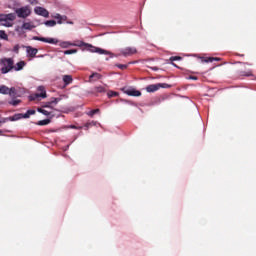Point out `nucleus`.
I'll return each instance as SVG.
<instances>
[{
  "mask_svg": "<svg viewBox=\"0 0 256 256\" xmlns=\"http://www.w3.org/2000/svg\"><path fill=\"white\" fill-rule=\"evenodd\" d=\"M60 47H62V49H69V47L73 46V47H88V51H90V53H98L99 55H110V57H113V54L105 49L102 48H98V47H94L91 44H86L81 42L80 44H73L69 41H64V42H60Z\"/></svg>",
  "mask_w": 256,
  "mask_h": 256,
  "instance_id": "nucleus-1",
  "label": "nucleus"
},
{
  "mask_svg": "<svg viewBox=\"0 0 256 256\" xmlns=\"http://www.w3.org/2000/svg\"><path fill=\"white\" fill-rule=\"evenodd\" d=\"M37 25H35L34 21L26 20L22 22V25H17L15 27V31L18 35H25L27 31H33Z\"/></svg>",
  "mask_w": 256,
  "mask_h": 256,
  "instance_id": "nucleus-2",
  "label": "nucleus"
},
{
  "mask_svg": "<svg viewBox=\"0 0 256 256\" xmlns=\"http://www.w3.org/2000/svg\"><path fill=\"white\" fill-rule=\"evenodd\" d=\"M15 19H17V14L15 13L0 14V25L2 27H13Z\"/></svg>",
  "mask_w": 256,
  "mask_h": 256,
  "instance_id": "nucleus-3",
  "label": "nucleus"
},
{
  "mask_svg": "<svg viewBox=\"0 0 256 256\" xmlns=\"http://www.w3.org/2000/svg\"><path fill=\"white\" fill-rule=\"evenodd\" d=\"M15 13L17 17H19L20 19H27V17H30L32 13L31 6H23L20 8H16Z\"/></svg>",
  "mask_w": 256,
  "mask_h": 256,
  "instance_id": "nucleus-4",
  "label": "nucleus"
},
{
  "mask_svg": "<svg viewBox=\"0 0 256 256\" xmlns=\"http://www.w3.org/2000/svg\"><path fill=\"white\" fill-rule=\"evenodd\" d=\"M2 73H9L13 69V60L11 58H6L2 60Z\"/></svg>",
  "mask_w": 256,
  "mask_h": 256,
  "instance_id": "nucleus-5",
  "label": "nucleus"
},
{
  "mask_svg": "<svg viewBox=\"0 0 256 256\" xmlns=\"http://www.w3.org/2000/svg\"><path fill=\"white\" fill-rule=\"evenodd\" d=\"M161 87L163 89H167V87H169V84H152V85H149L148 87H146V91L148 93H155V91H159V89H161Z\"/></svg>",
  "mask_w": 256,
  "mask_h": 256,
  "instance_id": "nucleus-6",
  "label": "nucleus"
},
{
  "mask_svg": "<svg viewBox=\"0 0 256 256\" xmlns=\"http://www.w3.org/2000/svg\"><path fill=\"white\" fill-rule=\"evenodd\" d=\"M38 91L39 93L30 96V101H36L39 97H42V99L47 97V92H45V88L43 86L38 87Z\"/></svg>",
  "mask_w": 256,
  "mask_h": 256,
  "instance_id": "nucleus-7",
  "label": "nucleus"
},
{
  "mask_svg": "<svg viewBox=\"0 0 256 256\" xmlns=\"http://www.w3.org/2000/svg\"><path fill=\"white\" fill-rule=\"evenodd\" d=\"M34 41H42L43 43H49L50 45H57L59 40L57 38H45V37H33Z\"/></svg>",
  "mask_w": 256,
  "mask_h": 256,
  "instance_id": "nucleus-8",
  "label": "nucleus"
},
{
  "mask_svg": "<svg viewBox=\"0 0 256 256\" xmlns=\"http://www.w3.org/2000/svg\"><path fill=\"white\" fill-rule=\"evenodd\" d=\"M34 13L39 15L40 17H49V11L41 6H37L34 8Z\"/></svg>",
  "mask_w": 256,
  "mask_h": 256,
  "instance_id": "nucleus-9",
  "label": "nucleus"
},
{
  "mask_svg": "<svg viewBox=\"0 0 256 256\" xmlns=\"http://www.w3.org/2000/svg\"><path fill=\"white\" fill-rule=\"evenodd\" d=\"M0 93L2 95H12L13 96V95L16 94V91H15L14 87L9 88V87H7L5 85H2V86H0Z\"/></svg>",
  "mask_w": 256,
  "mask_h": 256,
  "instance_id": "nucleus-10",
  "label": "nucleus"
},
{
  "mask_svg": "<svg viewBox=\"0 0 256 256\" xmlns=\"http://www.w3.org/2000/svg\"><path fill=\"white\" fill-rule=\"evenodd\" d=\"M124 93L130 95V97H141V92L134 88H125Z\"/></svg>",
  "mask_w": 256,
  "mask_h": 256,
  "instance_id": "nucleus-11",
  "label": "nucleus"
},
{
  "mask_svg": "<svg viewBox=\"0 0 256 256\" xmlns=\"http://www.w3.org/2000/svg\"><path fill=\"white\" fill-rule=\"evenodd\" d=\"M25 49H26L28 57H35V55H37V53H39V50H37L36 48H33L31 46H26Z\"/></svg>",
  "mask_w": 256,
  "mask_h": 256,
  "instance_id": "nucleus-12",
  "label": "nucleus"
},
{
  "mask_svg": "<svg viewBox=\"0 0 256 256\" xmlns=\"http://www.w3.org/2000/svg\"><path fill=\"white\" fill-rule=\"evenodd\" d=\"M52 17H53V19L57 20L58 25H62L63 21L67 20V16H62L59 13L54 14Z\"/></svg>",
  "mask_w": 256,
  "mask_h": 256,
  "instance_id": "nucleus-13",
  "label": "nucleus"
},
{
  "mask_svg": "<svg viewBox=\"0 0 256 256\" xmlns=\"http://www.w3.org/2000/svg\"><path fill=\"white\" fill-rule=\"evenodd\" d=\"M19 119H23V114H16L14 116L5 118L3 120V123L7 122V121H19Z\"/></svg>",
  "mask_w": 256,
  "mask_h": 256,
  "instance_id": "nucleus-14",
  "label": "nucleus"
},
{
  "mask_svg": "<svg viewBox=\"0 0 256 256\" xmlns=\"http://www.w3.org/2000/svg\"><path fill=\"white\" fill-rule=\"evenodd\" d=\"M122 53L123 55H134V53H137V50L135 48H126Z\"/></svg>",
  "mask_w": 256,
  "mask_h": 256,
  "instance_id": "nucleus-15",
  "label": "nucleus"
},
{
  "mask_svg": "<svg viewBox=\"0 0 256 256\" xmlns=\"http://www.w3.org/2000/svg\"><path fill=\"white\" fill-rule=\"evenodd\" d=\"M62 79L65 85H71L73 83V77L71 75H64Z\"/></svg>",
  "mask_w": 256,
  "mask_h": 256,
  "instance_id": "nucleus-16",
  "label": "nucleus"
},
{
  "mask_svg": "<svg viewBox=\"0 0 256 256\" xmlns=\"http://www.w3.org/2000/svg\"><path fill=\"white\" fill-rule=\"evenodd\" d=\"M53 103H54V105H57V99H54L53 101L48 102V103L42 105V107H43L44 109H53V106H52Z\"/></svg>",
  "mask_w": 256,
  "mask_h": 256,
  "instance_id": "nucleus-17",
  "label": "nucleus"
},
{
  "mask_svg": "<svg viewBox=\"0 0 256 256\" xmlns=\"http://www.w3.org/2000/svg\"><path fill=\"white\" fill-rule=\"evenodd\" d=\"M201 61H202V63H213V61H219V58H213V57L205 58V57H202Z\"/></svg>",
  "mask_w": 256,
  "mask_h": 256,
  "instance_id": "nucleus-18",
  "label": "nucleus"
},
{
  "mask_svg": "<svg viewBox=\"0 0 256 256\" xmlns=\"http://www.w3.org/2000/svg\"><path fill=\"white\" fill-rule=\"evenodd\" d=\"M23 67H25V61H20L13 67V69L16 71H22Z\"/></svg>",
  "mask_w": 256,
  "mask_h": 256,
  "instance_id": "nucleus-19",
  "label": "nucleus"
},
{
  "mask_svg": "<svg viewBox=\"0 0 256 256\" xmlns=\"http://www.w3.org/2000/svg\"><path fill=\"white\" fill-rule=\"evenodd\" d=\"M44 25L46 27H55V25H57V22L55 20H48V21L44 22Z\"/></svg>",
  "mask_w": 256,
  "mask_h": 256,
  "instance_id": "nucleus-20",
  "label": "nucleus"
},
{
  "mask_svg": "<svg viewBox=\"0 0 256 256\" xmlns=\"http://www.w3.org/2000/svg\"><path fill=\"white\" fill-rule=\"evenodd\" d=\"M31 115H35V110H28L25 114H23V119H29Z\"/></svg>",
  "mask_w": 256,
  "mask_h": 256,
  "instance_id": "nucleus-21",
  "label": "nucleus"
},
{
  "mask_svg": "<svg viewBox=\"0 0 256 256\" xmlns=\"http://www.w3.org/2000/svg\"><path fill=\"white\" fill-rule=\"evenodd\" d=\"M93 79H101V75L99 73H93L89 79L90 83L93 81Z\"/></svg>",
  "mask_w": 256,
  "mask_h": 256,
  "instance_id": "nucleus-22",
  "label": "nucleus"
},
{
  "mask_svg": "<svg viewBox=\"0 0 256 256\" xmlns=\"http://www.w3.org/2000/svg\"><path fill=\"white\" fill-rule=\"evenodd\" d=\"M38 113H42V115H46V116L51 115V112H49L43 108H38Z\"/></svg>",
  "mask_w": 256,
  "mask_h": 256,
  "instance_id": "nucleus-23",
  "label": "nucleus"
},
{
  "mask_svg": "<svg viewBox=\"0 0 256 256\" xmlns=\"http://www.w3.org/2000/svg\"><path fill=\"white\" fill-rule=\"evenodd\" d=\"M0 39H4L5 41H7V39H9V37L7 36L5 31H3V30H0Z\"/></svg>",
  "mask_w": 256,
  "mask_h": 256,
  "instance_id": "nucleus-24",
  "label": "nucleus"
},
{
  "mask_svg": "<svg viewBox=\"0 0 256 256\" xmlns=\"http://www.w3.org/2000/svg\"><path fill=\"white\" fill-rule=\"evenodd\" d=\"M75 53H77V49L66 50V51L64 52V55H73V54H75Z\"/></svg>",
  "mask_w": 256,
  "mask_h": 256,
  "instance_id": "nucleus-25",
  "label": "nucleus"
},
{
  "mask_svg": "<svg viewBox=\"0 0 256 256\" xmlns=\"http://www.w3.org/2000/svg\"><path fill=\"white\" fill-rule=\"evenodd\" d=\"M51 123V120L46 119V120H41L38 122V125H49Z\"/></svg>",
  "mask_w": 256,
  "mask_h": 256,
  "instance_id": "nucleus-26",
  "label": "nucleus"
},
{
  "mask_svg": "<svg viewBox=\"0 0 256 256\" xmlns=\"http://www.w3.org/2000/svg\"><path fill=\"white\" fill-rule=\"evenodd\" d=\"M97 113H99V109L91 110L90 112H88V115H89L90 117H93V115H95V114H97Z\"/></svg>",
  "mask_w": 256,
  "mask_h": 256,
  "instance_id": "nucleus-27",
  "label": "nucleus"
},
{
  "mask_svg": "<svg viewBox=\"0 0 256 256\" xmlns=\"http://www.w3.org/2000/svg\"><path fill=\"white\" fill-rule=\"evenodd\" d=\"M19 103H21L20 100H12V101H10V105H13L14 107L19 105Z\"/></svg>",
  "mask_w": 256,
  "mask_h": 256,
  "instance_id": "nucleus-28",
  "label": "nucleus"
},
{
  "mask_svg": "<svg viewBox=\"0 0 256 256\" xmlns=\"http://www.w3.org/2000/svg\"><path fill=\"white\" fill-rule=\"evenodd\" d=\"M108 97H117V92H113V91L108 92Z\"/></svg>",
  "mask_w": 256,
  "mask_h": 256,
  "instance_id": "nucleus-29",
  "label": "nucleus"
},
{
  "mask_svg": "<svg viewBox=\"0 0 256 256\" xmlns=\"http://www.w3.org/2000/svg\"><path fill=\"white\" fill-rule=\"evenodd\" d=\"M96 89L98 93H103V91H105V88L103 86H98Z\"/></svg>",
  "mask_w": 256,
  "mask_h": 256,
  "instance_id": "nucleus-30",
  "label": "nucleus"
},
{
  "mask_svg": "<svg viewBox=\"0 0 256 256\" xmlns=\"http://www.w3.org/2000/svg\"><path fill=\"white\" fill-rule=\"evenodd\" d=\"M179 60H181V57L179 56H174L170 58V61H179Z\"/></svg>",
  "mask_w": 256,
  "mask_h": 256,
  "instance_id": "nucleus-31",
  "label": "nucleus"
},
{
  "mask_svg": "<svg viewBox=\"0 0 256 256\" xmlns=\"http://www.w3.org/2000/svg\"><path fill=\"white\" fill-rule=\"evenodd\" d=\"M13 51L15 53H18L19 52V45H15L14 48H13Z\"/></svg>",
  "mask_w": 256,
  "mask_h": 256,
  "instance_id": "nucleus-32",
  "label": "nucleus"
},
{
  "mask_svg": "<svg viewBox=\"0 0 256 256\" xmlns=\"http://www.w3.org/2000/svg\"><path fill=\"white\" fill-rule=\"evenodd\" d=\"M31 5H37V0L30 1Z\"/></svg>",
  "mask_w": 256,
  "mask_h": 256,
  "instance_id": "nucleus-33",
  "label": "nucleus"
},
{
  "mask_svg": "<svg viewBox=\"0 0 256 256\" xmlns=\"http://www.w3.org/2000/svg\"><path fill=\"white\" fill-rule=\"evenodd\" d=\"M118 67H119L120 69H125L126 66H125V65H119Z\"/></svg>",
  "mask_w": 256,
  "mask_h": 256,
  "instance_id": "nucleus-34",
  "label": "nucleus"
},
{
  "mask_svg": "<svg viewBox=\"0 0 256 256\" xmlns=\"http://www.w3.org/2000/svg\"><path fill=\"white\" fill-rule=\"evenodd\" d=\"M191 79H197L196 77H191Z\"/></svg>",
  "mask_w": 256,
  "mask_h": 256,
  "instance_id": "nucleus-35",
  "label": "nucleus"
},
{
  "mask_svg": "<svg viewBox=\"0 0 256 256\" xmlns=\"http://www.w3.org/2000/svg\"><path fill=\"white\" fill-rule=\"evenodd\" d=\"M91 125H95V123H94V122H92V123H91Z\"/></svg>",
  "mask_w": 256,
  "mask_h": 256,
  "instance_id": "nucleus-36",
  "label": "nucleus"
},
{
  "mask_svg": "<svg viewBox=\"0 0 256 256\" xmlns=\"http://www.w3.org/2000/svg\"><path fill=\"white\" fill-rule=\"evenodd\" d=\"M1 133H3V132L0 130V135H1Z\"/></svg>",
  "mask_w": 256,
  "mask_h": 256,
  "instance_id": "nucleus-37",
  "label": "nucleus"
}]
</instances>
